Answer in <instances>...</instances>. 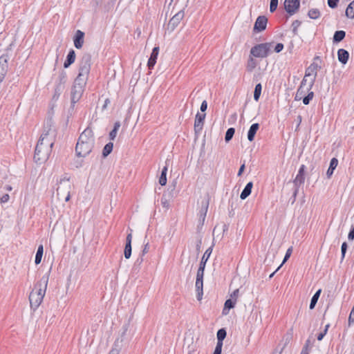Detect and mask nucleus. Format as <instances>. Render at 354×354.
Segmentation results:
<instances>
[{"label":"nucleus","instance_id":"obj_64","mask_svg":"<svg viewBox=\"0 0 354 354\" xmlns=\"http://www.w3.org/2000/svg\"><path fill=\"white\" fill-rule=\"evenodd\" d=\"M302 100H303V103H304V104H305V105H308V104H309V103H310V99H309L306 95V96H304V97L302 98Z\"/></svg>","mask_w":354,"mask_h":354},{"label":"nucleus","instance_id":"obj_45","mask_svg":"<svg viewBox=\"0 0 354 354\" xmlns=\"http://www.w3.org/2000/svg\"><path fill=\"white\" fill-rule=\"evenodd\" d=\"M347 248H348V245H347L346 242H344L342 244V247H341V252H342L341 261H342L344 260V259L345 257V254H346V250H347Z\"/></svg>","mask_w":354,"mask_h":354},{"label":"nucleus","instance_id":"obj_1","mask_svg":"<svg viewBox=\"0 0 354 354\" xmlns=\"http://www.w3.org/2000/svg\"><path fill=\"white\" fill-rule=\"evenodd\" d=\"M50 131V129L48 131L44 130L36 145L34 160L37 163L41 164L49 158L54 145L53 138L49 137Z\"/></svg>","mask_w":354,"mask_h":354},{"label":"nucleus","instance_id":"obj_54","mask_svg":"<svg viewBox=\"0 0 354 354\" xmlns=\"http://www.w3.org/2000/svg\"><path fill=\"white\" fill-rule=\"evenodd\" d=\"M283 48V44L281 43H278L274 47V51L276 53H280Z\"/></svg>","mask_w":354,"mask_h":354},{"label":"nucleus","instance_id":"obj_11","mask_svg":"<svg viewBox=\"0 0 354 354\" xmlns=\"http://www.w3.org/2000/svg\"><path fill=\"white\" fill-rule=\"evenodd\" d=\"M205 116V113H200L198 112L196 115L194 129L196 135L200 134L203 130Z\"/></svg>","mask_w":354,"mask_h":354},{"label":"nucleus","instance_id":"obj_61","mask_svg":"<svg viewBox=\"0 0 354 354\" xmlns=\"http://www.w3.org/2000/svg\"><path fill=\"white\" fill-rule=\"evenodd\" d=\"M300 354H309L308 346L307 344L303 347Z\"/></svg>","mask_w":354,"mask_h":354},{"label":"nucleus","instance_id":"obj_7","mask_svg":"<svg viewBox=\"0 0 354 354\" xmlns=\"http://www.w3.org/2000/svg\"><path fill=\"white\" fill-rule=\"evenodd\" d=\"M322 66L319 65L317 63L313 62L306 70L305 73V77H311L310 81L308 86V90L310 91L312 89L316 77L317 75V71L319 69H321Z\"/></svg>","mask_w":354,"mask_h":354},{"label":"nucleus","instance_id":"obj_19","mask_svg":"<svg viewBox=\"0 0 354 354\" xmlns=\"http://www.w3.org/2000/svg\"><path fill=\"white\" fill-rule=\"evenodd\" d=\"M337 57L339 62L346 64L349 58V53L346 50L340 48L337 50Z\"/></svg>","mask_w":354,"mask_h":354},{"label":"nucleus","instance_id":"obj_3","mask_svg":"<svg viewBox=\"0 0 354 354\" xmlns=\"http://www.w3.org/2000/svg\"><path fill=\"white\" fill-rule=\"evenodd\" d=\"M86 80L75 78L71 91V100L73 106L80 100L84 91Z\"/></svg>","mask_w":354,"mask_h":354},{"label":"nucleus","instance_id":"obj_63","mask_svg":"<svg viewBox=\"0 0 354 354\" xmlns=\"http://www.w3.org/2000/svg\"><path fill=\"white\" fill-rule=\"evenodd\" d=\"M325 335H326V331H323V332L320 333L319 334H318V335L317 337V340H319V341L322 340Z\"/></svg>","mask_w":354,"mask_h":354},{"label":"nucleus","instance_id":"obj_28","mask_svg":"<svg viewBox=\"0 0 354 354\" xmlns=\"http://www.w3.org/2000/svg\"><path fill=\"white\" fill-rule=\"evenodd\" d=\"M321 292H322V289H319L318 290L316 291V292L314 294V295L311 298L310 306H309V308L310 310H313L315 307Z\"/></svg>","mask_w":354,"mask_h":354},{"label":"nucleus","instance_id":"obj_31","mask_svg":"<svg viewBox=\"0 0 354 354\" xmlns=\"http://www.w3.org/2000/svg\"><path fill=\"white\" fill-rule=\"evenodd\" d=\"M227 332L225 328H221L217 331V343L223 344L224 339L226 337Z\"/></svg>","mask_w":354,"mask_h":354},{"label":"nucleus","instance_id":"obj_6","mask_svg":"<svg viewBox=\"0 0 354 354\" xmlns=\"http://www.w3.org/2000/svg\"><path fill=\"white\" fill-rule=\"evenodd\" d=\"M95 145V142H77L75 147L76 155L78 157H86L88 155Z\"/></svg>","mask_w":354,"mask_h":354},{"label":"nucleus","instance_id":"obj_48","mask_svg":"<svg viewBox=\"0 0 354 354\" xmlns=\"http://www.w3.org/2000/svg\"><path fill=\"white\" fill-rule=\"evenodd\" d=\"M10 196L8 194H5L0 198V203L1 205L6 203L8 202Z\"/></svg>","mask_w":354,"mask_h":354},{"label":"nucleus","instance_id":"obj_30","mask_svg":"<svg viewBox=\"0 0 354 354\" xmlns=\"http://www.w3.org/2000/svg\"><path fill=\"white\" fill-rule=\"evenodd\" d=\"M43 253H44V247L42 245H39V247L37 248V253L35 255V263L36 265H38L41 263Z\"/></svg>","mask_w":354,"mask_h":354},{"label":"nucleus","instance_id":"obj_59","mask_svg":"<svg viewBox=\"0 0 354 354\" xmlns=\"http://www.w3.org/2000/svg\"><path fill=\"white\" fill-rule=\"evenodd\" d=\"M117 131H115V130H113L109 133V138L110 140H113L115 137H116V135H117Z\"/></svg>","mask_w":354,"mask_h":354},{"label":"nucleus","instance_id":"obj_53","mask_svg":"<svg viewBox=\"0 0 354 354\" xmlns=\"http://www.w3.org/2000/svg\"><path fill=\"white\" fill-rule=\"evenodd\" d=\"M299 187H294V191H293L292 196V203H294L296 200L297 194L299 192Z\"/></svg>","mask_w":354,"mask_h":354},{"label":"nucleus","instance_id":"obj_27","mask_svg":"<svg viewBox=\"0 0 354 354\" xmlns=\"http://www.w3.org/2000/svg\"><path fill=\"white\" fill-rule=\"evenodd\" d=\"M346 36V32L344 30H337L333 35V42L338 43L342 41Z\"/></svg>","mask_w":354,"mask_h":354},{"label":"nucleus","instance_id":"obj_57","mask_svg":"<svg viewBox=\"0 0 354 354\" xmlns=\"http://www.w3.org/2000/svg\"><path fill=\"white\" fill-rule=\"evenodd\" d=\"M268 18L266 16H259L255 22H267Z\"/></svg>","mask_w":354,"mask_h":354},{"label":"nucleus","instance_id":"obj_13","mask_svg":"<svg viewBox=\"0 0 354 354\" xmlns=\"http://www.w3.org/2000/svg\"><path fill=\"white\" fill-rule=\"evenodd\" d=\"M95 142L94 134L91 129L86 128L80 136L77 142Z\"/></svg>","mask_w":354,"mask_h":354},{"label":"nucleus","instance_id":"obj_15","mask_svg":"<svg viewBox=\"0 0 354 354\" xmlns=\"http://www.w3.org/2000/svg\"><path fill=\"white\" fill-rule=\"evenodd\" d=\"M174 189L175 185L173 186V188L171 190L168 189V191L165 192L162 196L161 204L166 209L169 208V200L174 196L173 192Z\"/></svg>","mask_w":354,"mask_h":354},{"label":"nucleus","instance_id":"obj_37","mask_svg":"<svg viewBox=\"0 0 354 354\" xmlns=\"http://www.w3.org/2000/svg\"><path fill=\"white\" fill-rule=\"evenodd\" d=\"M262 90V86L260 83L257 84L255 86L254 91V100L255 101H258L259 100V97L261 96Z\"/></svg>","mask_w":354,"mask_h":354},{"label":"nucleus","instance_id":"obj_25","mask_svg":"<svg viewBox=\"0 0 354 354\" xmlns=\"http://www.w3.org/2000/svg\"><path fill=\"white\" fill-rule=\"evenodd\" d=\"M338 165V160L336 158H333L330 160L329 167L326 171L327 177L329 178L333 175L334 170Z\"/></svg>","mask_w":354,"mask_h":354},{"label":"nucleus","instance_id":"obj_8","mask_svg":"<svg viewBox=\"0 0 354 354\" xmlns=\"http://www.w3.org/2000/svg\"><path fill=\"white\" fill-rule=\"evenodd\" d=\"M72 185L70 182V178L66 175L62 178L59 182L58 187L57 188V195L65 194L67 192H71Z\"/></svg>","mask_w":354,"mask_h":354},{"label":"nucleus","instance_id":"obj_21","mask_svg":"<svg viewBox=\"0 0 354 354\" xmlns=\"http://www.w3.org/2000/svg\"><path fill=\"white\" fill-rule=\"evenodd\" d=\"M75 52L74 50L71 49L69 50L67 56H66V59L64 63V67L65 68H68L72 64L74 63L75 60Z\"/></svg>","mask_w":354,"mask_h":354},{"label":"nucleus","instance_id":"obj_46","mask_svg":"<svg viewBox=\"0 0 354 354\" xmlns=\"http://www.w3.org/2000/svg\"><path fill=\"white\" fill-rule=\"evenodd\" d=\"M278 6V0H270V10L273 12L276 10Z\"/></svg>","mask_w":354,"mask_h":354},{"label":"nucleus","instance_id":"obj_9","mask_svg":"<svg viewBox=\"0 0 354 354\" xmlns=\"http://www.w3.org/2000/svg\"><path fill=\"white\" fill-rule=\"evenodd\" d=\"M209 203V196H207L206 198H203L201 201V207L198 212V216H199V223L201 225H203L205 217L207 215L208 207Z\"/></svg>","mask_w":354,"mask_h":354},{"label":"nucleus","instance_id":"obj_26","mask_svg":"<svg viewBox=\"0 0 354 354\" xmlns=\"http://www.w3.org/2000/svg\"><path fill=\"white\" fill-rule=\"evenodd\" d=\"M212 252V246L209 247V248H207L205 250L203 256L202 257V259H201L199 266L205 268L206 263H207V260L209 259Z\"/></svg>","mask_w":354,"mask_h":354},{"label":"nucleus","instance_id":"obj_16","mask_svg":"<svg viewBox=\"0 0 354 354\" xmlns=\"http://www.w3.org/2000/svg\"><path fill=\"white\" fill-rule=\"evenodd\" d=\"M84 32L80 30H77L73 37L74 46L76 48L80 49L84 44Z\"/></svg>","mask_w":354,"mask_h":354},{"label":"nucleus","instance_id":"obj_33","mask_svg":"<svg viewBox=\"0 0 354 354\" xmlns=\"http://www.w3.org/2000/svg\"><path fill=\"white\" fill-rule=\"evenodd\" d=\"M113 144L111 142L107 143L106 145H105V146L104 147V148L102 149V156L104 158H106V156H108L113 151Z\"/></svg>","mask_w":354,"mask_h":354},{"label":"nucleus","instance_id":"obj_35","mask_svg":"<svg viewBox=\"0 0 354 354\" xmlns=\"http://www.w3.org/2000/svg\"><path fill=\"white\" fill-rule=\"evenodd\" d=\"M346 15L348 17L351 19L354 18V0L349 3L346 10Z\"/></svg>","mask_w":354,"mask_h":354},{"label":"nucleus","instance_id":"obj_42","mask_svg":"<svg viewBox=\"0 0 354 354\" xmlns=\"http://www.w3.org/2000/svg\"><path fill=\"white\" fill-rule=\"evenodd\" d=\"M204 271H205V268L199 266V268L198 269L197 274H196V280L203 281Z\"/></svg>","mask_w":354,"mask_h":354},{"label":"nucleus","instance_id":"obj_14","mask_svg":"<svg viewBox=\"0 0 354 354\" xmlns=\"http://www.w3.org/2000/svg\"><path fill=\"white\" fill-rule=\"evenodd\" d=\"M305 169L306 166L304 165H301L299 169L298 174H297L295 178L293 180L294 187H299L301 185L304 183L305 181Z\"/></svg>","mask_w":354,"mask_h":354},{"label":"nucleus","instance_id":"obj_5","mask_svg":"<svg viewBox=\"0 0 354 354\" xmlns=\"http://www.w3.org/2000/svg\"><path fill=\"white\" fill-rule=\"evenodd\" d=\"M270 50V44L263 43L253 46L250 50V54L255 57L264 58L268 55Z\"/></svg>","mask_w":354,"mask_h":354},{"label":"nucleus","instance_id":"obj_18","mask_svg":"<svg viewBox=\"0 0 354 354\" xmlns=\"http://www.w3.org/2000/svg\"><path fill=\"white\" fill-rule=\"evenodd\" d=\"M158 53H159V47L158 46L154 47L152 50V52L150 55V57L147 62V66L149 69H152L154 67V66L156 63Z\"/></svg>","mask_w":354,"mask_h":354},{"label":"nucleus","instance_id":"obj_22","mask_svg":"<svg viewBox=\"0 0 354 354\" xmlns=\"http://www.w3.org/2000/svg\"><path fill=\"white\" fill-rule=\"evenodd\" d=\"M259 129V123L252 124L248 132V139L250 142H252L254 140L255 135Z\"/></svg>","mask_w":354,"mask_h":354},{"label":"nucleus","instance_id":"obj_51","mask_svg":"<svg viewBox=\"0 0 354 354\" xmlns=\"http://www.w3.org/2000/svg\"><path fill=\"white\" fill-rule=\"evenodd\" d=\"M64 88H65V85L59 84L55 83V90L56 91L62 93L64 91Z\"/></svg>","mask_w":354,"mask_h":354},{"label":"nucleus","instance_id":"obj_20","mask_svg":"<svg viewBox=\"0 0 354 354\" xmlns=\"http://www.w3.org/2000/svg\"><path fill=\"white\" fill-rule=\"evenodd\" d=\"M236 299H228L225 301L224 304V307L222 310V314L223 315H227L229 313L230 309L234 308L236 305Z\"/></svg>","mask_w":354,"mask_h":354},{"label":"nucleus","instance_id":"obj_10","mask_svg":"<svg viewBox=\"0 0 354 354\" xmlns=\"http://www.w3.org/2000/svg\"><path fill=\"white\" fill-rule=\"evenodd\" d=\"M9 59L8 54H3L0 57V82L3 80L8 72Z\"/></svg>","mask_w":354,"mask_h":354},{"label":"nucleus","instance_id":"obj_49","mask_svg":"<svg viewBox=\"0 0 354 354\" xmlns=\"http://www.w3.org/2000/svg\"><path fill=\"white\" fill-rule=\"evenodd\" d=\"M339 0H328V5L331 8L337 7Z\"/></svg>","mask_w":354,"mask_h":354},{"label":"nucleus","instance_id":"obj_34","mask_svg":"<svg viewBox=\"0 0 354 354\" xmlns=\"http://www.w3.org/2000/svg\"><path fill=\"white\" fill-rule=\"evenodd\" d=\"M307 91H309L308 90V87L306 88L299 87L297 91L295 100L297 101L301 100L305 96Z\"/></svg>","mask_w":354,"mask_h":354},{"label":"nucleus","instance_id":"obj_43","mask_svg":"<svg viewBox=\"0 0 354 354\" xmlns=\"http://www.w3.org/2000/svg\"><path fill=\"white\" fill-rule=\"evenodd\" d=\"M290 339H291V335H288V334H287V335L283 337V339L285 340V344H284L283 347L281 348V350L280 351H277V350H276V351H274L272 353V354H281V353L282 350L283 349V348L285 347V346L289 343V342H290Z\"/></svg>","mask_w":354,"mask_h":354},{"label":"nucleus","instance_id":"obj_29","mask_svg":"<svg viewBox=\"0 0 354 354\" xmlns=\"http://www.w3.org/2000/svg\"><path fill=\"white\" fill-rule=\"evenodd\" d=\"M66 81H67L66 72L65 71L62 70L59 73L57 80H56L55 83L59 84L65 85Z\"/></svg>","mask_w":354,"mask_h":354},{"label":"nucleus","instance_id":"obj_38","mask_svg":"<svg viewBox=\"0 0 354 354\" xmlns=\"http://www.w3.org/2000/svg\"><path fill=\"white\" fill-rule=\"evenodd\" d=\"M234 133H235V129L233 127H230L227 130V131L225 133V140L226 142H230L232 139V138L234 135Z\"/></svg>","mask_w":354,"mask_h":354},{"label":"nucleus","instance_id":"obj_47","mask_svg":"<svg viewBox=\"0 0 354 354\" xmlns=\"http://www.w3.org/2000/svg\"><path fill=\"white\" fill-rule=\"evenodd\" d=\"M292 248L290 247L289 248L286 252V254H285V257L283 258V262L281 264V266L283 265V263H284L290 257L291 254H292Z\"/></svg>","mask_w":354,"mask_h":354},{"label":"nucleus","instance_id":"obj_39","mask_svg":"<svg viewBox=\"0 0 354 354\" xmlns=\"http://www.w3.org/2000/svg\"><path fill=\"white\" fill-rule=\"evenodd\" d=\"M308 16L313 19H317L320 16V12L318 9H311L308 12Z\"/></svg>","mask_w":354,"mask_h":354},{"label":"nucleus","instance_id":"obj_52","mask_svg":"<svg viewBox=\"0 0 354 354\" xmlns=\"http://www.w3.org/2000/svg\"><path fill=\"white\" fill-rule=\"evenodd\" d=\"M163 28L165 30H171V31L174 30L176 28L175 24H164Z\"/></svg>","mask_w":354,"mask_h":354},{"label":"nucleus","instance_id":"obj_40","mask_svg":"<svg viewBox=\"0 0 354 354\" xmlns=\"http://www.w3.org/2000/svg\"><path fill=\"white\" fill-rule=\"evenodd\" d=\"M131 251H132L131 244L126 243L125 248H124V255L126 259L130 258V257L131 255Z\"/></svg>","mask_w":354,"mask_h":354},{"label":"nucleus","instance_id":"obj_41","mask_svg":"<svg viewBox=\"0 0 354 354\" xmlns=\"http://www.w3.org/2000/svg\"><path fill=\"white\" fill-rule=\"evenodd\" d=\"M267 24H254L253 28L254 32H259L264 30L266 28Z\"/></svg>","mask_w":354,"mask_h":354},{"label":"nucleus","instance_id":"obj_23","mask_svg":"<svg viewBox=\"0 0 354 354\" xmlns=\"http://www.w3.org/2000/svg\"><path fill=\"white\" fill-rule=\"evenodd\" d=\"M253 187V183L249 182L246 184L245 187H244L243 190L241 193L240 198L241 200H245L246 198H248L251 192L252 189Z\"/></svg>","mask_w":354,"mask_h":354},{"label":"nucleus","instance_id":"obj_24","mask_svg":"<svg viewBox=\"0 0 354 354\" xmlns=\"http://www.w3.org/2000/svg\"><path fill=\"white\" fill-rule=\"evenodd\" d=\"M195 287L196 291V298L198 301H201L203 295V281L196 280Z\"/></svg>","mask_w":354,"mask_h":354},{"label":"nucleus","instance_id":"obj_44","mask_svg":"<svg viewBox=\"0 0 354 354\" xmlns=\"http://www.w3.org/2000/svg\"><path fill=\"white\" fill-rule=\"evenodd\" d=\"M256 66V62L254 61V59L250 57L248 59V71H252Z\"/></svg>","mask_w":354,"mask_h":354},{"label":"nucleus","instance_id":"obj_50","mask_svg":"<svg viewBox=\"0 0 354 354\" xmlns=\"http://www.w3.org/2000/svg\"><path fill=\"white\" fill-rule=\"evenodd\" d=\"M223 344L216 343L213 354H221Z\"/></svg>","mask_w":354,"mask_h":354},{"label":"nucleus","instance_id":"obj_32","mask_svg":"<svg viewBox=\"0 0 354 354\" xmlns=\"http://www.w3.org/2000/svg\"><path fill=\"white\" fill-rule=\"evenodd\" d=\"M167 167L165 166L162 169L161 174L159 178V183L162 186L165 185L167 184Z\"/></svg>","mask_w":354,"mask_h":354},{"label":"nucleus","instance_id":"obj_56","mask_svg":"<svg viewBox=\"0 0 354 354\" xmlns=\"http://www.w3.org/2000/svg\"><path fill=\"white\" fill-rule=\"evenodd\" d=\"M239 289L234 290L232 292V293L231 294V295H230V297H231L230 299H236V301L237 300V297L239 296Z\"/></svg>","mask_w":354,"mask_h":354},{"label":"nucleus","instance_id":"obj_58","mask_svg":"<svg viewBox=\"0 0 354 354\" xmlns=\"http://www.w3.org/2000/svg\"><path fill=\"white\" fill-rule=\"evenodd\" d=\"M149 243H147L145 244L144 248L142 251V255H145V254H147L149 252Z\"/></svg>","mask_w":354,"mask_h":354},{"label":"nucleus","instance_id":"obj_12","mask_svg":"<svg viewBox=\"0 0 354 354\" xmlns=\"http://www.w3.org/2000/svg\"><path fill=\"white\" fill-rule=\"evenodd\" d=\"M300 5L299 0H285L284 7L288 13L290 15L296 12Z\"/></svg>","mask_w":354,"mask_h":354},{"label":"nucleus","instance_id":"obj_55","mask_svg":"<svg viewBox=\"0 0 354 354\" xmlns=\"http://www.w3.org/2000/svg\"><path fill=\"white\" fill-rule=\"evenodd\" d=\"M207 102L206 100H204L201 103L200 109L202 112H205L207 110Z\"/></svg>","mask_w":354,"mask_h":354},{"label":"nucleus","instance_id":"obj_17","mask_svg":"<svg viewBox=\"0 0 354 354\" xmlns=\"http://www.w3.org/2000/svg\"><path fill=\"white\" fill-rule=\"evenodd\" d=\"M127 330V328L125 327V328L124 329V331L121 335V338L120 339H117L115 340V342H114V344H113V347L112 348V349L109 351V354H120V351L121 349V347H122V343L123 342V336L125 335L126 332Z\"/></svg>","mask_w":354,"mask_h":354},{"label":"nucleus","instance_id":"obj_2","mask_svg":"<svg viewBox=\"0 0 354 354\" xmlns=\"http://www.w3.org/2000/svg\"><path fill=\"white\" fill-rule=\"evenodd\" d=\"M48 281V276H43L41 279L35 285L34 288L30 293L29 301L30 308L34 311L37 309L43 301L46 293Z\"/></svg>","mask_w":354,"mask_h":354},{"label":"nucleus","instance_id":"obj_62","mask_svg":"<svg viewBox=\"0 0 354 354\" xmlns=\"http://www.w3.org/2000/svg\"><path fill=\"white\" fill-rule=\"evenodd\" d=\"M61 94H62L61 92H58L55 90L54 95L53 96V100H54L55 101L57 100Z\"/></svg>","mask_w":354,"mask_h":354},{"label":"nucleus","instance_id":"obj_36","mask_svg":"<svg viewBox=\"0 0 354 354\" xmlns=\"http://www.w3.org/2000/svg\"><path fill=\"white\" fill-rule=\"evenodd\" d=\"M185 13L184 11L180 10L176 12L171 19V22H180L184 19Z\"/></svg>","mask_w":354,"mask_h":354},{"label":"nucleus","instance_id":"obj_60","mask_svg":"<svg viewBox=\"0 0 354 354\" xmlns=\"http://www.w3.org/2000/svg\"><path fill=\"white\" fill-rule=\"evenodd\" d=\"M245 168V162L241 165L239 169V171H238V174L237 175L239 176H241V174H243V172L244 171V169Z\"/></svg>","mask_w":354,"mask_h":354},{"label":"nucleus","instance_id":"obj_4","mask_svg":"<svg viewBox=\"0 0 354 354\" xmlns=\"http://www.w3.org/2000/svg\"><path fill=\"white\" fill-rule=\"evenodd\" d=\"M91 55L89 53H84L80 61L79 73L77 78L87 81L91 70Z\"/></svg>","mask_w":354,"mask_h":354}]
</instances>
